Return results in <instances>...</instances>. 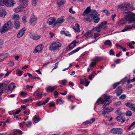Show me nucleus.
Listing matches in <instances>:
<instances>
[{
	"mask_svg": "<svg viewBox=\"0 0 135 135\" xmlns=\"http://www.w3.org/2000/svg\"><path fill=\"white\" fill-rule=\"evenodd\" d=\"M118 7L123 11H128L132 9V5L129 4H124L119 5Z\"/></svg>",
	"mask_w": 135,
	"mask_h": 135,
	"instance_id": "obj_1",
	"label": "nucleus"
},
{
	"mask_svg": "<svg viewBox=\"0 0 135 135\" xmlns=\"http://www.w3.org/2000/svg\"><path fill=\"white\" fill-rule=\"evenodd\" d=\"M61 44L59 42H56L52 43L49 47V49L51 50L55 51L61 47Z\"/></svg>",
	"mask_w": 135,
	"mask_h": 135,
	"instance_id": "obj_2",
	"label": "nucleus"
},
{
	"mask_svg": "<svg viewBox=\"0 0 135 135\" xmlns=\"http://www.w3.org/2000/svg\"><path fill=\"white\" fill-rule=\"evenodd\" d=\"M21 2V4L18 8H15L14 9V11L16 13L20 12L21 11V8H22L25 7V0H19Z\"/></svg>",
	"mask_w": 135,
	"mask_h": 135,
	"instance_id": "obj_3",
	"label": "nucleus"
},
{
	"mask_svg": "<svg viewBox=\"0 0 135 135\" xmlns=\"http://www.w3.org/2000/svg\"><path fill=\"white\" fill-rule=\"evenodd\" d=\"M123 130L120 128H114L111 129L110 132L115 134H121L122 133Z\"/></svg>",
	"mask_w": 135,
	"mask_h": 135,
	"instance_id": "obj_4",
	"label": "nucleus"
},
{
	"mask_svg": "<svg viewBox=\"0 0 135 135\" xmlns=\"http://www.w3.org/2000/svg\"><path fill=\"white\" fill-rule=\"evenodd\" d=\"M65 21L64 19V17L61 16L57 20V21L53 25V27L54 28H55L57 26H59L63 22Z\"/></svg>",
	"mask_w": 135,
	"mask_h": 135,
	"instance_id": "obj_5",
	"label": "nucleus"
},
{
	"mask_svg": "<svg viewBox=\"0 0 135 135\" xmlns=\"http://www.w3.org/2000/svg\"><path fill=\"white\" fill-rule=\"evenodd\" d=\"M84 16V19L88 22H91L93 18V15L92 14H87L83 15Z\"/></svg>",
	"mask_w": 135,
	"mask_h": 135,
	"instance_id": "obj_6",
	"label": "nucleus"
},
{
	"mask_svg": "<svg viewBox=\"0 0 135 135\" xmlns=\"http://www.w3.org/2000/svg\"><path fill=\"white\" fill-rule=\"evenodd\" d=\"M76 40L74 41L66 48L67 51H69L73 49L76 45Z\"/></svg>",
	"mask_w": 135,
	"mask_h": 135,
	"instance_id": "obj_7",
	"label": "nucleus"
},
{
	"mask_svg": "<svg viewBox=\"0 0 135 135\" xmlns=\"http://www.w3.org/2000/svg\"><path fill=\"white\" fill-rule=\"evenodd\" d=\"M125 19L126 20L128 21L129 23H130L135 21V16L133 14V15L126 17Z\"/></svg>",
	"mask_w": 135,
	"mask_h": 135,
	"instance_id": "obj_8",
	"label": "nucleus"
},
{
	"mask_svg": "<svg viewBox=\"0 0 135 135\" xmlns=\"http://www.w3.org/2000/svg\"><path fill=\"white\" fill-rule=\"evenodd\" d=\"M43 47H44L43 45H39L35 48L33 51V52L35 54L37 52H40L42 50Z\"/></svg>",
	"mask_w": 135,
	"mask_h": 135,
	"instance_id": "obj_9",
	"label": "nucleus"
},
{
	"mask_svg": "<svg viewBox=\"0 0 135 135\" xmlns=\"http://www.w3.org/2000/svg\"><path fill=\"white\" fill-rule=\"evenodd\" d=\"M37 20V17L34 15H33L31 17L30 20V23L31 25H34L36 24Z\"/></svg>",
	"mask_w": 135,
	"mask_h": 135,
	"instance_id": "obj_10",
	"label": "nucleus"
},
{
	"mask_svg": "<svg viewBox=\"0 0 135 135\" xmlns=\"http://www.w3.org/2000/svg\"><path fill=\"white\" fill-rule=\"evenodd\" d=\"M114 109L113 108L111 107H107L104 109L103 112L102 113V114L105 116V114L108 112H112L113 111Z\"/></svg>",
	"mask_w": 135,
	"mask_h": 135,
	"instance_id": "obj_11",
	"label": "nucleus"
},
{
	"mask_svg": "<svg viewBox=\"0 0 135 135\" xmlns=\"http://www.w3.org/2000/svg\"><path fill=\"white\" fill-rule=\"evenodd\" d=\"M30 37L34 40H37L40 38V36L37 35H36L32 32H31L29 34Z\"/></svg>",
	"mask_w": 135,
	"mask_h": 135,
	"instance_id": "obj_12",
	"label": "nucleus"
},
{
	"mask_svg": "<svg viewBox=\"0 0 135 135\" xmlns=\"http://www.w3.org/2000/svg\"><path fill=\"white\" fill-rule=\"evenodd\" d=\"M15 3L13 0H7L6 5L8 7H11L13 6Z\"/></svg>",
	"mask_w": 135,
	"mask_h": 135,
	"instance_id": "obj_13",
	"label": "nucleus"
},
{
	"mask_svg": "<svg viewBox=\"0 0 135 135\" xmlns=\"http://www.w3.org/2000/svg\"><path fill=\"white\" fill-rule=\"evenodd\" d=\"M55 19L54 17L50 18L48 19L47 23L49 25H52L55 23Z\"/></svg>",
	"mask_w": 135,
	"mask_h": 135,
	"instance_id": "obj_14",
	"label": "nucleus"
},
{
	"mask_svg": "<svg viewBox=\"0 0 135 135\" xmlns=\"http://www.w3.org/2000/svg\"><path fill=\"white\" fill-rule=\"evenodd\" d=\"M25 28H23L18 33L17 36V38H20L22 36L25 32Z\"/></svg>",
	"mask_w": 135,
	"mask_h": 135,
	"instance_id": "obj_15",
	"label": "nucleus"
},
{
	"mask_svg": "<svg viewBox=\"0 0 135 135\" xmlns=\"http://www.w3.org/2000/svg\"><path fill=\"white\" fill-rule=\"evenodd\" d=\"M122 87L120 86L118 87L115 90L117 95V96L120 95L122 93Z\"/></svg>",
	"mask_w": 135,
	"mask_h": 135,
	"instance_id": "obj_16",
	"label": "nucleus"
},
{
	"mask_svg": "<svg viewBox=\"0 0 135 135\" xmlns=\"http://www.w3.org/2000/svg\"><path fill=\"white\" fill-rule=\"evenodd\" d=\"M116 119L117 121L122 123L124 122L126 120L125 118L121 115L117 117Z\"/></svg>",
	"mask_w": 135,
	"mask_h": 135,
	"instance_id": "obj_17",
	"label": "nucleus"
},
{
	"mask_svg": "<svg viewBox=\"0 0 135 135\" xmlns=\"http://www.w3.org/2000/svg\"><path fill=\"white\" fill-rule=\"evenodd\" d=\"M93 19L94 22L96 23H98L100 20V18L97 14L93 16Z\"/></svg>",
	"mask_w": 135,
	"mask_h": 135,
	"instance_id": "obj_18",
	"label": "nucleus"
},
{
	"mask_svg": "<svg viewBox=\"0 0 135 135\" xmlns=\"http://www.w3.org/2000/svg\"><path fill=\"white\" fill-rule=\"evenodd\" d=\"M4 26L5 27H6L9 30L12 28V22L10 21H9L7 23L5 24Z\"/></svg>",
	"mask_w": 135,
	"mask_h": 135,
	"instance_id": "obj_19",
	"label": "nucleus"
},
{
	"mask_svg": "<svg viewBox=\"0 0 135 135\" xmlns=\"http://www.w3.org/2000/svg\"><path fill=\"white\" fill-rule=\"evenodd\" d=\"M95 120V118H92L89 121H86L84 122L83 124L84 125H86L88 124H90L92 123Z\"/></svg>",
	"mask_w": 135,
	"mask_h": 135,
	"instance_id": "obj_20",
	"label": "nucleus"
},
{
	"mask_svg": "<svg viewBox=\"0 0 135 135\" xmlns=\"http://www.w3.org/2000/svg\"><path fill=\"white\" fill-rule=\"evenodd\" d=\"M80 26L78 23H76L75 26L73 27V28L75 30V32H79L80 29L79 28Z\"/></svg>",
	"mask_w": 135,
	"mask_h": 135,
	"instance_id": "obj_21",
	"label": "nucleus"
},
{
	"mask_svg": "<svg viewBox=\"0 0 135 135\" xmlns=\"http://www.w3.org/2000/svg\"><path fill=\"white\" fill-rule=\"evenodd\" d=\"M102 27L99 25H98L97 26L93 28L92 30L93 31L95 30L98 32H99L101 31L102 28Z\"/></svg>",
	"mask_w": 135,
	"mask_h": 135,
	"instance_id": "obj_22",
	"label": "nucleus"
},
{
	"mask_svg": "<svg viewBox=\"0 0 135 135\" xmlns=\"http://www.w3.org/2000/svg\"><path fill=\"white\" fill-rule=\"evenodd\" d=\"M15 84L14 83H12L9 85L8 89L9 90H12L15 89Z\"/></svg>",
	"mask_w": 135,
	"mask_h": 135,
	"instance_id": "obj_23",
	"label": "nucleus"
},
{
	"mask_svg": "<svg viewBox=\"0 0 135 135\" xmlns=\"http://www.w3.org/2000/svg\"><path fill=\"white\" fill-rule=\"evenodd\" d=\"M8 30H9L6 28V27H4V25L2 27V28L0 29V32L1 33H3Z\"/></svg>",
	"mask_w": 135,
	"mask_h": 135,
	"instance_id": "obj_24",
	"label": "nucleus"
},
{
	"mask_svg": "<svg viewBox=\"0 0 135 135\" xmlns=\"http://www.w3.org/2000/svg\"><path fill=\"white\" fill-rule=\"evenodd\" d=\"M40 118L37 115H35L33 117V120L35 123H37L40 120Z\"/></svg>",
	"mask_w": 135,
	"mask_h": 135,
	"instance_id": "obj_25",
	"label": "nucleus"
},
{
	"mask_svg": "<svg viewBox=\"0 0 135 135\" xmlns=\"http://www.w3.org/2000/svg\"><path fill=\"white\" fill-rule=\"evenodd\" d=\"M14 25L15 26V28L16 29H18L19 28L20 25V23L18 21H15Z\"/></svg>",
	"mask_w": 135,
	"mask_h": 135,
	"instance_id": "obj_26",
	"label": "nucleus"
},
{
	"mask_svg": "<svg viewBox=\"0 0 135 135\" xmlns=\"http://www.w3.org/2000/svg\"><path fill=\"white\" fill-rule=\"evenodd\" d=\"M65 2L64 0H57L56 3L58 5L61 6Z\"/></svg>",
	"mask_w": 135,
	"mask_h": 135,
	"instance_id": "obj_27",
	"label": "nucleus"
},
{
	"mask_svg": "<svg viewBox=\"0 0 135 135\" xmlns=\"http://www.w3.org/2000/svg\"><path fill=\"white\" fill-rule=\"evenodd\" d=\"M93 32V31L92 29L90 31H87L84 34V36L86 37H87L89 35H90Z\"/></svg>",
	"mask_w": 135,
	"mask_h": 135,
	"instance_id": "obj_28",
	"label": "nucleus"
},
{
	"mask_svg": "<svg viewBox=\"0 0 135 135\" xmlns=\"http://www.w3.org/2000/svg\"><path fill=\"white\" fill-rule=\"evenodd\" d=\"M132 26H131L130 25H128L126 26L125 28L122 30V32H124L127 31L128 30L132 29Z\"/></svg>",
	"mask_w": 135,
	"mask_h": 135,
	"instance_id": "obj_29",
	"label": "nucleus"
},
{
	"mask_svg": "<svg viewBox=\"0 0 135 135\" xmlns=\"http://www.w3.org/2000/svg\"><path fill=\"white\" fill-rule=\"evenodd\" d=\"M90 7H88L84 12L83 15L89 14L88 13L90 12Z\"/></svg>",
	"mask_w": 135,
	"mask_h": 135,
	"instance_id": "obj_30",
	"label": "nucleus"
},
{
	"mask_svg": "<svg viewBox=\"0 0 135 135\" xmlns=\"http://www.w3.org/2000/svg\"><path fill=\"white\" fill-rule=\"evenodd\" d=\"M6 13L4 9L1 8L0 9V15L1 17L3 16V15L5 16L6 15L5 14Z\"/></svg>",
	"mask_w": 135,
	"mask_h": 135,
	"instance_id": "obj_31",
	"label": "nucleus"
},
{
	"mask_svg": "<svg viewBox=\"0 0 135 135\" xmlns=\"http://www.w3.org/2000/svg\"><path fill=\"white\" fill-rule=\"evenodd\" d=\"M104 45H108L110 46H112V45L111 41L109 40H106L104 43Z\"/></svg>",
	"mask_w": 135,
	"mask_h": 135,
	"instance_id": "obj_32",
	"label": "nucleus"
},
{
	"mask_svg": "<svg viewBox=\"0 0 135 135\" xmlns=\"http://www.w3.org/2000/svg\"><path fill=\"white\" fill-rule=\"evenodd\" d=\"M133 13L131 12L130 11H128L124 13V16L127 17L130 16L132 15H133Z\"/></svg>",
	"mask_w": 135,
	"mask_h": 135,
	"instance_id": "obj_33",
	"label": "nucleus"
},
{
	"mask_svg": "<svg viewBox=\"0 0 135 135\" xmlns=\"http://www.w3.org/2000/svg\"><path fill=\"white\" fill-rule=\"evenodd\" d=\"M80 49V47H78L75 49L71 51L69 54L70 55H71L72 54L78 51Z\"/></svg>",
	"mask_w": 135,
	"mask_h": 135,
	"instance_id": "obj_34",
	"label": "nucleus"
},
{
	"mask_svg": "<svg viewBox=\"0 0 135 135\" xmlns=\"http://www.w3.org/2000/svg\"><path fill=\"white\" fill-rule=\"evenodd\" d=\"M56 102L57 104H63L64 101L61 99H58L56 100Z\"/></svg>",
	"mask_w": 135,
	"mask_h": 135,
	"instance_id": "obj_35",
	"label": "nucleus"
},
{
	"mask_svg": "<svg viewBox=\"0 0 135 135\" xmlns=\"http://www.w3.org/2000/svg\"><path fill=\"white\" fill-rule=\"evenodd\" d=\"M7 0H0V5L3 6L6 5Z\"/></svg>",
	"mask_w": 135,
	"mask_h": 135,
	"instance_id": "obj_36",
	"label": "nucleus"
},
{
	"mask_svg": "<svg viewBox=\"0 0 135 135\" xmlns=\"http://www.w3.org/2000/svg\"><path fill=\"white\" fill-rule=\"evenodd\" d=\"M101 59V58L99 57H95L92 60V61L94 62H97L100 61Z\"/></svg>",
	"mask_w": 135,
	"mask_h": 135,
	"instance_id": "obj_37",
	"label": "nucleus"
},
{
	"mask_svg": "<svg viewBox=\"0 0 135 135\" xmlns=\"http://www.w3.org/2000/svg\"><path fill=\"white\" fill-rule=\"evenodd\" d=\"M23 71H21L19 69H17L16 71V74L18 76H21L22 75L23 73Z\"/></svg>",
	"mask_w": 135,
	"mask_h": 135,
	"instance_id": "obj_38",
	"label": "nucleus"
},
{
	"mask_svg": "<svg viewBox=\"0 0 135 135\" xmlns=\"http://www.w3.org/2000/svg\"><path fill=\"white\" fill-rule=\"evenodd\" d=\"M55 89L54 87H52L51 86H49L47 88V91H50L51 92H52Z\"/></svg>",
	"mask_w": 135,
	"mask_h": 135,
	"instance_id": "obj_39",
	"label": "nucleus"
},
{
	"mask_svg": "<svg viewBox=\"0 0 135 135\" xmlns=\"http://www.w3.org/2000/svg\"><path fill=\"white\" fill-rule=\"evenodd\" d=\"M125 105L126 106L129 108H131L134 105V104L129 102H127L125 104Z\"/></svg>",
	"mask_w": 135,
	"mask_h": 135,
	"instance_id": "obj_40",
	"label": "nucleus"
},
{
	"mask_svg": "<svg viewBox=\"0 0 135 135\" xmlns=\"http://www.w3.org/2000/svg\"><path fill=\"white\" fill-rule=\"evenodd\" d=\"M135 127V122H133L129 127L128 129L129 130H131Z\"/></svg>",
	"mask_w": 135,
	"mask_h": 135,
	"instance_id": "obj_41",
	"label": "nucleus"
},
{
	"mask_svg": "<svg viewBox=\"0 0 135 135\" xmlns=\"http://www.w3.org/2000/svg\"><path fill=\"white\" fill-rule=\"evenodd\" d=\"M125 18L124 19L122 18L121 20L119 21L118 23L120 25L121 24H123L126 23Z\"/></svg>",
	"mask_w": 135,
	"mask_h": 135,
	"instance_id": "obj_42",
	"label": "nucleus"
},
{
	"mask_svg": "<svg viewBox=\"0 0 135 135\" xmlns=\"http://www.w3.org/2000/svg\"><path fill=\"white\" fill-rule=\"evenodd\" d=\"M19 15H14L13 18V19L15 21H17L19 19Z\"/></svg>",
	"mask_w": 135,
	"mask_h": 135,
	"instance_id": "obj_43",
	"label": "nucleus"
},
{
	"mask_svg": "<svg viewBox=\"0 0 135 135\" xmlns=\"http://www.w3.org/2000/svg\"><path fill=\"white\" fill-rule=\"evenodd\" d=\"M96 64V62H91L89 65V66L91 67H93L95 66Z\"/></svg>",
	"mask_w": 135,
	"mask_h": 135,
	"instance_id": "obj_44",
	"label": "nucleus"
},
{
	"mask_svg": "<svg viewBox=\"0 0 135 135\" xmlns=\"http://www.w3.org/2000/svg\"><path fill=\"white\" fill-rule=\"evenodd\" d=\"M100 35L98 33H94L93 34L94 38L95 39L97 37L100 36Z\"/></svg>",
	"mask_w": 135,
	"mask_h": 135,
	"instance_id": "obj_45",
	"label": "nucleus"
},
{
	"mask_svg": "<svg viewBox=\"0 0 135 135\" xmlns=\"http://www.w3.org/2000/svg\"><path fill=\"white\" fill-rule=\"evenodd\" d=\"M107 23V21H105L104 22H102L99 25L103 28L104 26L106 25Z\"/></svg>",
	"mask_w": 135,
	"mask_h": 135,
	"instance_id": "obj_46",
	"label": "nucleus"
},
{
	"mask_svg": "<svg viewBox=\"0 0 135 135\" xmlns=\"http://www.w3.org/2000/svg\"><path fill=\"white\" fill-rule=\"evenodd\" d=\"M33 88V86H32L27 85L26 87V90L28 91L30 89H32Z\"/></svg>",
	"mask_w": 135,
	"mask_h": 135,
	"instance_id": "obj_47",
	"label": "nucleus"
},
{
	"mask_svg": "<svg viewBox=\"0 0 135 135\" xmlns=\"http://www.w3.org/2000/svg\"><path fill=\"white\" fill-rule=\"evenodd\" d=\"M8 56V55L7 53H6L5 54H2L0 55V57L3 56L2 57V58L3 59H4L5 57H7Z\"/></svg>",
	"mask_w": 135,
	"mask_h": 135,
	"instance_id": "obj_48",
	"label": "nucleus"
},
{
	"mask_svg": "<svg viewBox=\"0 0 135 135\" xmlns=\"http://www.w3.org/2000/svg\"><path fill=\"white\" fill-rule=\"evenodd\" d=\"M14 132H17L20 134H22L23 132L20 130L19 129H15L13 130Z\"/></svg>",
	"mask_w": 135,
	"mask_h": 135,
	"instance_id": "obj_49",
	"label": "nucleus"
},
{
	"mask_svg": "<svg viewBox=\"0 0 135 135\" xmlns=\"http://www.w3.org/2000/svg\"><path fill=\"white\" fill-rule=\"evenodd\" d=\"M103 12L105 13L106 15L108 16L110 15V13L107 10H105L103 11Z\"/></svg>",
	"mask_w": 135,
	"mask_h": 135,
	"instance_id": "obj_50",
	"label": "nucleus"
},
{
	"mask_svg": "<svg viewBox=\"0 0 135 135\" xmlns=\"http://www.w3.org/2000/svg\"><path fill=\"white\" fill-rule=\"evenodd\" d=\"M67 82V80L66 79H64L61 81V83H59L60 84L63 85H65V83Z\"/></svg>",
	"mask_w": 135,
	"mask_h": 135,
	"instance_id": "obj_51",
	"label": "nucleus"
},
{
	"mask_svg": "<svg viewBox=\"0 0 135 135\" xmlns=\"http://www.w3.org/2000/svg\"><path fill=\"white\" fill-rule=\"evenodd\" d=\"M120 83L119 82H118L113 84V89H114L116 88V87L120 84Z\"/></svg>",
	"mask_w": 135,
	"mask_h": 135,
	"instance_id": "obj_52",
	"label": "nucleus"
},
{
	"mask_svg": "<svg viewBox=\"0 0 135 135\" xmlns=\"http://www.w3.org/2000/svg\"><path fill=\"white\" fill-rule=\"evenodd\" d=\"M27 74L28 75L29 77L32 79H35V78L34 76H33L32 75L29 73H27Z\"/></svg>",
	"mask_w": 135,
	"mask_h": 135,
	"instance_id": "obj_53",
	"label": "nucleus"
},
{
	"mask_svg": "<svg viewBox=\"0 0 135 135\" xmlns=\"http://www.w3.org/2000/svg\"><path fill=\"white\" fill-rule=\"evenodd\" d=\"M110 97L108 95H105L104 96V99L105 101L107 100H108V99H109L110 98Z\"/></svg>",
	"mask_w": 135,
	"mask_h": 135,
	"instance_id": "obj_54",
	"label": "nucleus"
},
{
	"mask_svg": "<svg viewBox=\"0 0 135 135\" xmlns=\"http://www.w3.org/2000/svg\"><path fill=\"white\" fill-rule=\"evenodd\" d=\"M111 102V101L110 100H107L105 102L104 104L107 105H108Z\"/></svg>",
	"mask_w": 135,
	"mask_h": 135,
	"instance_id": "obj_55",
	"label": "nucleus"
},
{
	"mask_svg": "<svg viewBox=\"0 0 135 135\" xmlns=\"http://www.w3.org/2000/svg\"><path fill=\"white\" fill-rule=\"evenodd\" d=\"M32 124V123L30 121H28L27 123V124L26 125L27 127H30Z\"/></svg>",
	"mask_w": 135,
	"mask_h": 135,
	"instance_id": "obj_56",
	"label": "nucleus"
},
{
	"mask_svg": "<svg viewBox=\"0 0 135 135\" xmlns=\"http://www.w3.org/2000/svg\"><path fill=\"white\" fill-rule=\"evenodd\" d=\"M126 44L131 49H132L134 48L133 46L132 45V43L131 42L129 43V44L127 43Z\"/></svg>",
	"mask_w": 135,
	"mask_h": 135,
	"instance_id": "obj_57",
	"label": "nucleus"
},
{
	"mask_svg": "<svg viewBox=\"0 0 135 135\" xmlns=\"http://www.w3.org/2000/svg\"><path fill=\"white\" fill-rule=\"evenodd\" d=\"M132 113L131 111H128L126 113V115L127 116H130L132 115Z\"/></svg>",
	"mask_w": 135,
	"mask_h": 135,
	"instance_id": "obj_58",
	"label": "nucleus"
},
{
	"mask_svg": "<svg viewBox=\"0 0 135 135\" xmlns=\"http://www.w3.org/2000/svg\"><path fill=\"white\" fill-rule=\"evenodd\" d=\"M126 97V96L125 94H123L119 98L120 99H125Z\"/></svg>",
	"mask_w": 135,
	"mask_h": 135,
	"instance_id": "obj_59",
	"label": "nucleus"
},
{
	"mask_svg": "<svg viewBox=\"0 0 135 135\" xmlns=\"http://www.w3.org/2000/svg\"><path fill=\"white\" fill-rule=\"evenodd\" d=\"M54 94L55 98H56L57 97V95H58L59 93L57 91H55L54 92Z\"/></svg>",
	"mask_w": 135,
	"mask_h": 135,
	"instance_id": "obj_60",
	"label": "nucleus"
},
{
	"mask_svg": "<svg viewBox=\"0 0 135 135\" xmlns=\"http://www.w3.org/2000/svg\"><path fill=\"white\" fill-rule=\"evenodd\" d=\"M50 98H47V99L44 102H42V104L43 105H45L46 103H47L49 100Z\"/></svg>",
	"mask_w": 135,
	"mask_h": 135,
	"instance_id": "obj_61",
	"label": "nucleus"
},
{
	"mask_svg": "<svg viewBox=\"0 0 135 135\" xmlns=\"http://www.w3.org/2000/svg\"><path fill=\"white\" fill-rule=\"evenodd\" d=\"M55 105L54 103H49V107H54Z\"/></svg>",
	"mask_w": 135,
	"mask_h": 135,
	"instance_id": "obj_62",
	"label": "nucleus"
},
{
	"mask_svg": "<svg viewBox=\"0 0 135 135\" xmlns=\"http://www.w3.org/2000/svg\"><path fill=\"white\" fill-rule=\"evenodd\" d=\"M116 15L115 14H114L112 16L111 18L113 22L114 21V18L116 17Z\"/></svg>",
	"mask_w": 135,
	"mask_h": 135,
	"instance_id": "obj_63",
	"label": "nucleus"
},
{
	"mask_svg": "<svg viewBox=\"0 0 135 135\" xmlns=\"http://www.w3.org/2000/svg\"><path fill=\"white\" fill-rule=\"evenodd\" d=\"M37 0H32V3L34 6H35L36 4L37 3Z\"/></svg>",
	"mask_w": 135,
	"mask_h": 135,
	"instance_id": "obj_64",
	"label": "nucleus"
}]
</instances>
